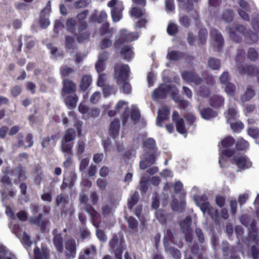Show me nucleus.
<instances>
[{
    "label": "nucleus",
    "instance_id": "obj_1",
    "mask_svg": "<svg viewBox=\"0 0 259 259\" xmlns=\"http://www.w3.org/2000/svg\"><path fill=\"white\" fill-rule=\"evenodd\" d=\"M195 201L203 213L207 212L212 220H214L215 223L218 222L220 217L219 211L216 208L210 206L206 196L204 195L198 196L195 198Z\"/></svg>",
    "mask_w": 259,
    "mask_h": 259
},
{
    "label": "nucleus",
    "instance_id": "obj_2",
    "mask_svg": "<svg viewBox=\"0 0 259 259\" xmlns=\"http://www.w3.org/2000/svg\"><path fill=\"white\" fill-rule=\"evenodd\" d=\"M226 29L233 41L240 43L242 40L243 36H244L246 27L242 24H233L232 26L226 27Z\"/></svg>",
    "mask_w": 259,
    "mask_h": 259
},
{
    "label": "nucleus",
    "instance_id": "obj_3",
    "mask_svg": "<svg viewBox=\"0 0 259 259\" xmlns=\"http://www.w3.org/2000/svg\"><path fill=\"white\" fill-rule=\"evenodd\" d=\"M107 6L112 8L111 16L113 22H119L123 17L122 11L124 7L122 2H118V0H111L107 3Z\"/></svg>",
    "mask_w": 259,
    "mask_h": 259
},
{
    "label": "nucleus",
    "instance_id": "obj_4",
    "mask_svg": "<svg viewBox=\"0 0 259 259\" xmlns=\"http://www.w3.org/2000/svg\"><path fill=\"white\" fill-rule=\"evenodd\" d=\"M139 35L136 33L128 32L126 29H121L117 39L114 43L115 49H118L125 42H131L138 39Z\"/></svg>",
    "mask_w": 259,
    "mask_h": 259
},
{
    "label": "nucleus",
    "instance_id": "obj_5",
    "mask_svg": "<svg viewBox=\"0 0 259 259\" xmlns=\"http://www.w3.org/2000/svg\"><path fill=\"white\" fill-rule=\"evenodd\" d=\"M130 69L127 64H116L114 67V77L117 83L125 82L129 77Z\"/></svg>",
    "mask_w": 259,
    "mask_h": 259
},
{
    "label": "nucleus",
    "instance_id": "obj_6",
    "mask_svg": "<svg viewBox=\"0 0 259 259\" xmlns=\"http://www.w3.org/2000/svg\"><path fill=\"white\" fill-rule=\"evenodd\" d=\"M73 35L78 42H82L89 38L90 32L88 30V24L84 21H80L77 25V29Z\"/></svg>",
    "mask_w": 259,
    "mask_h": 259
},
{
    "label": "nucleus",
    "instance_id": "obj_7",
    "mask_svg": "<svg viewBox=\"0 0 259 259\" xmlns=\"http://www.w3.org/2000/svg\"><path fill=\"white\" fill-rule=\"evenodd\" d=\"M191 224L192 219L190 217H186L180 224L181 229L185 235V240L189 242H192L193 238Z\"/></svg>",
    "mask_w": 259,
    "mask_h": 259
},
{
    "label": "nucleus",
    "instance_id": "obj_8",
    "mask_svg": "<svg viewBox=\"0 0 259 259\" xmlns=\"http://www.w3.org/2000/svg\"><path fill=\"white\" fill-rule=\"evenodd\" d=\"M232 160L240 169H247L252 166V162L245 154H238L235 155Z\"/></svg>",
    "mask_w": 259,
    "mask_h": 259
},
{
    "label": "nucleus",
    "instance_id": "obj_9",
    "mask_svg": "<svg viewBox=\"0 0 259 259\" xmlns=\"http://www.w3.org/2000/svg\"><path fill=\"white\" fill-rule=\"evenodd\" d=\"M182 77L187 83H193L196 85L203 82V78L194 71H184L182 73Z\"/></svg>",
    "mask_w": 259,
    "mask_h": 259
},
{
    "label": "nucleus",
    "instance_id": "obj_10",
    "mask_svg": "<svg viewBox=\"0 0 259 259\" xmlns=\"http://www.w3.org/2000/svg\"><path fill=\"white\" fill-rule=\"evenodd\" d=\"M171 90L170 85L161 84L158 88L154 90L153 92V98L155 99H164L166 98L168 93Z\"/></svg>",
    "mask_w": 259,
    "mask_h": 259
},
{
    "label": "nucleus",
    "instance_id": "obj_11",
    "mask_svg": "<svg viewBox=\"0 0 259 259\" xmlns=\"http://www.w3.org/2000/svg\"><path fill=\"white\" fill-rule=\"evenodd\" d=\"M210 35L216 43V51L220 52L224 45V40L221 33L215 28H211L210 30Z\"/></svg>",
    "mask_w": 259,
    "mask_h": 259
},
{
    "label": "nucleus",
    "instance_id": "obj_12",
    "mask_svg": "<svg viewBox=\"0 0 259 259\" xmlns=\"http://www.w3.org/2000/svg\"><path fill=\"white\" fill-rule=\"evenodd\" d=\"M63 87L62 89V96L64 97L67 95L75 93L76 85L75 82L69 78H64L62 80Z\"/></svg>",
    "mask_w": 259,
    "mask_h": 259
},
{
    "label": "nucleus",
    "instance_id": "obj_13",
    "mask_svg": "<svg viewBox=\"0 0 259 259\" xmlns=\"http://www.w3.org/2000/svg\"><path fill=\"white\" fill-rule=\"evenodd\" d=\"M57 229H54L52 231L53 236V242L56 248V251L59 253H62L64 249L63 242L64 239L63 234L61 233H57Z\"/></svg>",
    "mask_w": 259,
    "mask_h": 259
},
{
    "label": "nucleus",
    "instance_id": "obj_14",
    "mask_svg": "<svg viewBox=\"0 0 259 259\" xmlns=\"http://www.w3.org/2000/svg\"><path fill=\"white\" fill-rule=\"evenodd\" d=\"M65 245L66 249V256L69 258H74L76 255V243L75 240L73 238L69 239L66 241Z\"/></svg>",
    "mask_w": 259,
    "mask_h": 259
},
{
    "label": "nucleus",
    "instance_id": "obj_15",
    "mask_svg": "<svg viewBox=\"0 0 259 259\" xmlns=\"http://www.w3.org/2000/svg\"><path fill=\"white\" fill-rule=\"evenodd\" d=\"M169 113L168 107L165 106L158 110L156 120V123L158 126L161 127L162 126V122L168 119Z\"/></svg>",
    "mask_w": 259,
    "mask_h": 259
},
{
    "label": "nucleus",
    "instance_id": "obj_16",
    "mask_svg": "<svg viewBox=\"0 0 259 259\" xmlns=\"http://www.w3.org/2000/svg\"><path fill=\"white\" fill-rule=\"evenodd\" d=\"M29 221L31 224L37 225L42 230H45L48 223V221L44 219L42 214L40 213L36 217H30Z\"/></svg>",
    "mask_w": 259,
    "mask_h": 259
},
{
    "label": "nucleus",
    "instance_id": "obj_17",
    "mask_svg": "<svg viewBox=\"0 0 259 259\" xmlns=\"http://www.w3.org/2000/svg\"><path fill=\"white\" fill-rule=\"evenodd\" d=\"M208 102L210 106L214 108H219L224 106L225 99L222 96L213 95L209 99Z\"/></svg>",
    "mask_w": 259,
    "mask_h": 259
},
{
    "label": "nucleus",
    "instance_id": "obj_18",
    "mask_svg": "<svg viewBox=\"0 0 259 259\" xmlns=\"http://www.w3.org/2000/svg\"><path fill=\"white\" fill-rule=\"evenodd\" d=\"M69 203V199L67 196L62 194L58 195L55 199V204L57 206H61V210L62 212L67 213L68 211L65 209V206Z\"/></svg>",
    "mask_w": 259,
    "mask_h": 259
},
{
    "label": "nucleus",
    "instance_id": "obj_19",
    "mask_svg": "<svg viewBox=\"0 0 259 259\" xmlns=\"http://www.w3.org/2000/svg\"><path fill=\"white\" fill-rule=\"evenodd\" d=\"M156 158L154 154H148L140 162V167L141 169H146L148 167L154 164L156 162Z\"/></svg>",
    "mask_w": 259,
    "mask_h": 259
},
{
    "label": "nucleus",
    "instance_id": "obj_20",
    "mask_svg": "<svg viewBox=\"0 0 259 259\" xmlns=\"http://www.w3.org/2000/svg\"><path fill=\"white\" fill-rule=\"evenodd\" d=\"M256 68V66L254 65L244 64L239 66L238 70L240 74L254 76Z\"/></svg>",
    "mask_w": 259,
    "mask_h": 259
},
{
    "label": "nucleus",
    "instance_id": "obj_21",
    "mask_svg": "<svg viewBox=\"0 0 259 259\" xmlns=\"http://www.w3.org/2000/svg\"><path fill=\"white\" fill-rule=\"evenodd\" d=\"M120 130V121L118 119H114L110 124L109 128V135L113 139H115L119 135Z\"/></svg>",
    "mask_w": 259,
    "mask_h": 259
},
{
    "label": "nucleus",
    "instance_id": "obj_22",
    "mask_svg": "<svg viewBox=\"0 0 259 259\" xmlns=\"http://www.w3.org/2000/svg\"><path fill=\"white\" fill-rule=\"evenodd\" d=\"M92 77L91 75L85 74L82 76L80 79L79 89L80 91L85 92L88 90L92 83Z\"/></svg>",
    "mask_w": 259,
    "mask_h": 259
},
{
    "label": "nucleus",
    "instance_id": "obj_23",
    "mask_svg": "<svg viewBox=\"0 0 259 259\" xmlns=\"http://www.w3.org/2000/svg\"><path fill=\"white\" fill-rule=\"evenodd\" d=\"M78 98L75 93L67 95L65 98V103L69 109H73L76 106Z\"/></svg>",
    "mask_w": 259,
    "mask_h": 259
},
{
    "label": "nucleus",
    "instance_id": "obj_24",
    "mask_svg": "<svg viewBox=\"0 0 259 259\" xmlns=\"http://www.w3.org/2000/svg\"><path fill=\"white\" fill-rule=\"evenodd\" d=\"M164 247L165 251L169 252L175 259H181V253L178 249L170 246L168 242H164Z\"/></svg>",
    "mask_w": 259,
    "mask_h": 259
},
{
    "label": "nucleus",
    "instance_id": "obj_25",
    "mask_svg": "<svg viewBox=\"0 0 259 259\" xmlns=\"http://www.w3.org/2000/svg\"><path fill=\"white\" fill-rule=\"evenodd\" d=\"M201 117L206 120L215 117L218 115L217 112L210 107L204 108L200 110Z\"/></svg>",
    "mask_w": 259,
    "mask_h": 259
},
{
    "label": "nucleus",
    "instance_id": "obj_26",
    "mask_svg": "<svg viewBox=\"0 0 259 259\" xmlns=\"http://www.w3.org/2000/svg\"><path fill=\"white\" fill-rule=\"evenodd\" d=\"M244 37L247 42L249 44L256 43L258 39L257 33L256 32H253L250 29H246L244 32Z\"/></svg>",
    "mask_w": 259,
    "mask_h": 259
},
{
    "label": "nucleus",
    "instance_id": "obj_27",
    "mask_svg": "<svg viewBox=\"0 0 259 259\" xmlns=\"http://www.w3.org/2000/svg\"><path fill=\"white\" fill-rule=\"evenodd\" d=\"M127 222L130 232L132 233H137L139 226L138 221L134 217L130 216L128 218Z\"/></svg>",
    "mask_w": 259,
    "mask_h": 259
},
{
    "label": "nucleus",
    "instance_id": "obj_28",
    "mask_svg": "<svg viewBox=\"0 0 259 259\" xmlns=\"http://www.w3.org/2000/svg\"><path fill=\"white\" fill-rule=\"evenodd\" d=\"M48 4L49 5L50 8L47 9V8L44 9L40 12V19H39V24L40 26L44 29L46 28L50 24V22L49 18H45L44 17V14L46 12V11H50V2H48Z\"/></svg>",
    "mask_w": 259,
    "mask_h": 259
},
{
    "label": "nucleus",
    "instance_id": "obj_29",
    "mask_svg": "<svg viewBox=\"0 0 259 259\" xmlns=\"http://www.w3.org/2000/svg\"><path fill=\"white\" fill-rule=\"evenodd\" d=\"M208 35L207 30L205 28L199 29L198 35V45L201 46L205 44Z\"/></svg>",
    "mask_w": 259,
    "mask_h": 259
},
{
    "label": "nucleus",
    "instance_id": "obj_30",
    "mask_svg": "<svg viewBox=\"0 0 259 259\" xmlns=\"http://www.w3.org/2000/svg\"><path fill=\"white\" fill-rule=\"evenodd\" d=\"M133 47L128 45L124 46L121 49L120 54L124 59L130 60L134 54Z\"/></svg>",
    "mask_w": 259,
    "mask_h": 259
},
{
    "label": "nucleus",
    "instance_id": "obj_31",
    "mask_svg": "<svg viewBox=\"0 0 259 259\" xmlns=\"http://www.w3.org/2000/svg\"><path fill=\"white\" fill-rule=\"evenodd\" d=\"M185 56V54L184 53L178 51H171L167 53L166 58L171 61H178L184 58Z\"/></svg>",
    "mask_w": 259,
    "mask_h": 259
},
{
    "label": "nucleus",
    "instance_id": "obj_32",
    "mask_svg": "<svg viewBox=\"0 0 259 259\" xmlns=\"http://www.w3.org/2000/svg\"><path fill=\"white\" fill-rule=\"evenodd\" d=\"M73 146V143L67 142L64 140H62L61 142V149L62 151L65 154L69 155L70 156L73 155L72 148Z\"/></svg>",
    "mask_w": 259,
    "mask_h": 259
},
{
    "label": "nucleus",
    "instance_id": "obj_33",
    "mask_svg": "<svg viewBox=\"0 0 259 259\" xmlns=\"http://www.w3.org/2000/svg\"><path fill=\"white\" fill-rule=\"evenodd\" d=\"M222 250L225 256H228L229 254H234L236 252V248L230 245L227 241L223 242Z\"/></svg>",
    "mask_w": 259,
    "mask_h": 259
},
{
    "label": "nucleus",
    "instance_id": "obj_34",
    "mask_svg": "<svg viewBox=\"0 0 259 259\" xmlns=\"http://www.w3.org/2000/svg\"><path fill=\"white\" fill-rule=\"evenodd\" d=\"M130 15L132 17L139 18L146 15V10L144 8H140L138 7H134L130 11Z\"/></svg>",
    "mask_w": 259,
    "mask_h": 259
},
{
    "label": "nucleus",
    "instance_id": "obj_35",
    "mask_svg": "<svg viewBox=\"0 0 259 259\" xmlns=\"http://www.w3.org/2000/svg\"><path fill=\"white\" fill-rule=\"evenodd\" d=\"M235 143L234 138L231 136H228L221 140V145L222 148L226 149L232 147Z\"/></svg>",
    "mask_w": 259,
    "mask_h": 259
},
{
    "label": "nucleus",
    "instance_id": "obj_36",
    "mask_svg": "<svg viewBox=\"0 0 259 259\" xmlns=\"http://www.w3.org/2000/svg\"><path fill=\"white\" fill-rule=\"evenodd\" d=\"M74 72L75 70L65 65L61 66L60 69V73L62 80L64 78H67L68 77L70 76L71 74L74 73Z\"/></svg>",
    "mask_w": 259,
    "mask_h": 259
},
{
    "label": "nucleus",
    "instance_id": "obj_37",
    "mask_svg": "<svg viewBox=\"0 0 259 259\" xmlns=\"http://www.w3.org/2000/svg\"><path fill=\"white\" fill-rule=\"evenodd\" d=\"M76 138V132L73 128H68L65 131L62 140H64L67 142H71Z\"/></svg>",
    "mask_w": 259,
    "mask_h": 259
},
{
    "label": "nucleus",
    "instance_id": "obj_38",
    "mask_svg": "<svg viewBox=\"0 0 259 259\" xmlns=\"http://www.w3.org/2000/svg\"><path fill=\"white\" fill-rule=\"evenodd\" d=\"M77 25L76 21L73 18H68L66 20V29L68 32L73 34L76 31Z\"/></svg>",
    "mask_w": 259,
    "mask_h": 259
},
{
    "label": "nucleus",
    "instance_id": "obj_39",
    "mask_svg": "<svg viewBox=\"0 0 259 259\" xmlns=\"http://www.w3.org/2000/svg\"><path fill=\"white\" fill-rule=\"evenodd\" d=\"M112 28H110V24L108 22H105L103 23L100 28V34L101 36H104L106 34H110L111 37L113 31Z\"/></svg>",
    "mask_w": 259,
    "mask_h": 259
},
{
    "label": "nucleus",
    "instance_id": "obj_40",
    "mask_svg": "<svg viewBox=\"0 0 259 259\" xmlns=\"http://www.w3.org/2000/svg\"><path fill=\"white\" fill-rule=\"evenodd\" d=\"M15 171L17 172L19 181H25L26 180L27 177L26 174V171L21 164L18 165L15 168Z\"/></svg>",
    "mask_w": 259,
    "mask_h": 259
},
{
    "label": "nucleus",
    "instance_id": "obj_41",
    "mask_svg": "<svg viewBox=\"0 0 259 259\" xmlns=\"http://www.w3.org/2000/svg\"><path fill=\"white\" fill-rule=\"evenodd\" d=\"M248 142L243 138L238 139L236 142V149L238 151H244L249 147Z\"/></svg>",
    "mask_w": 259,
    "mask_h": 259
},
{
    "label": "nucleus",
    "instance_id": "obj_42",
    "mask_svg": "<svg viewBox=\"0 0 259 259\" xmlns=\"http://www.w3.org/2000/svg\"><path fill=\"white\" fill-rule=\"evenodd\" d=\"M234 12L232 10H225L222 14V19L227 23H230L233 20Z\"/></svg>",
    "mask_w": 259,
    "mask_h": 259
},
{
    "label": "nucleus",
    "instance_id": "obj_43",
    "mask_svg": "<svg viewBox=\"0 0 259 259\" xmlns=\"http://www.w3.org/2000/svg\"><path fill=\"white\" fill-rule=\"evenodd\" d=\"M139 200V194L137 191H135L130 199H128L127 206L129 209H132Z\"/></svg>",
    "mask_w": 259,
    "mask_h": 259
},
{
    "label": "nucleus",
    "instance_id": "obj_44",
    "mask_svg": "<svg viewBox=\"0 0 259 259\" xmlns=\"http://www.w3.org/2000/svg\"><path fill=\"white\" fill-rule=\"evenodd\" d=\"M238 117L237 110L234 108H230L228 110V115L226 116L227 122L230 123L232 120H235Z\"/></svg>",
    "mask_w": 259,
    "mask_h": 259
},
{
    "label": "nucleus",
    "instance_id": "obj_45",
    "mask_svg": "<svg viewBox=\"0 0 259 259\" xmlns=\"http://www.w3.org/2000/svg\"><path fill=\"white\" fill-rule=\"evenodd\" d=\"M176 129L178 133L181 134H185L187 133L186 130L184 120L183 118H180L177 120L176 122Z\"/></svg>",
    "mask_w": 259,
    "mask_h": 259
},
{
    "label": "nucleus",
    "instance_id": "obj_46",
    "mask_svg": "<svg viewBox=\"0 0 259 259\" xmlns=\"http://www.w3.org/2000/svg\"><path fill=\"white\" fill-rule=\"evenodd\" d=\"M209 67L213 70H219L221 67V62L218 59L210 58L208 61Z\"/></svg>",
    "mask_w": 259,
    "mask_h": 259
},
{
    "label": "nucleus",
    "instance_id": "obj_47",
    "mask_svg": "<svg viewBox=\"0 0 259 259\" xmlns=\"http://www.w3.org/2000/svg\"><path fill=\"white\" fill-rule=\"evenodd\" d=\"M248 256L252 259H259V246L252 245L248 253Z\"/></svg>",
    "mask_w": 259,
    "mask_h": 259
},
{
    "label": "nucleus",
    "instance_id": "obj_48",
    "mask_svg": "<svg viewBox=\"0 0 259 259\" xmlns=\"http://www.w3.org/2000/svg\"><path fill=\"white\" fill-rule=\"evenodd\" d=\"M65 40L66 49L69 50L74 49V46L75 44L74 37L73 36L66 35Z\"/></svg>",
    "mask_w": 259,
    "mask_h": 259
},
{
    "label": "nucleus",
    "instance_id": "obj_49",
    "mask_svg": "<svg viewBox=\"0 0 259 259\" xmlns=\"http://www.w3.org/2000/svg\"><path fill=\"white\" fill-rule=\"evenodd\" d=\"M157 219L161 224H164L166 223L167 218L164 210L158 209L156 212Z\"/></svg>",
    "mask_w": 259,
    "mask_h": 259
},
{
    "label": "nucleus",
    "instance_id": "obj_50",
    "mask_svg": "<svg viewBox=\"0 0 259 259\" xmlns=\"http://www.w3.org/2000/svg\"><path fill=\"white\" fill-rule=\"evenodd\" d=\"M91 0H78L75 1L73 4V6L76 9H81L87 7Z\"/></svg>",
    "mask_w": 259,
    "mask_h": 259
},
{
    "label": "nucleus",
    "instance_id": "obj_51",
    "mask_svg": "<svg viewBox=\"0 0 259 259\" xmlns=\"http://www.w3.org/2000/svg\"><path fill=\"white\" fill-rule=\"evenodd\" d=\"M143 145L147 149L153 150L156 147V142L153 138H149L144 141Z\"/></svg>",
    "mask_w": 259,
    "mask_h": 259
},
{
    "label": "nucleus",
    "instance_id": "obj_52",
    "mask_svg": "<svg viewBox=\"0 0 259 259\" xmlns=\"http://www.w3.org/2000/svg\"><path fill=\"white\" fill-rule=\"evenodd\" d=\"M21 241L25 247H30L32 244V241L31 240L30 236L26 232L23 233Z\"/></svg>",
    "mask_w": 259,
    "mask_h": 259
},
{
    "label": "nucleus",
    "instance_id": "obj_53",
    "mask_svg": "<svg viewBox=\"0 0 259 259\" xmlns=\"http://www.w3.org/2000/svg\"><path fill=\"white\" fill-rule=\"evenodd\" d=\"M85 143L82 140H79L77 143L76 150V155L78 157H80L85 150Z\"/></svg>",
    "mask_w": 259,
    "mask_h": 259
},
{
    "label": "nucleus",
    "instance_id": "obj_54",
    "mask_svg": "<svg viewBox=\"0 0 259 259\" xmlns=\"http://www.w3.org/2000/svg\"><path fill=\"white\" fill-rule=\"evenodd\" d=\"M198 92L199 95L203 98H207L211 94L210 89L204 85L199 87Z\"/></svg>",
    "mask_w": 259,
    "mask_h": 259
},
{
    "label": "nucleus",
    "instance_id": "obj_55",
    "mask_svg": "<svg viewBox=\"0 0 259 259\" xmlns=\"http://www.w3.org/2000/svg\"><path fill=\"white\" fill-rule=\"evenodd\" d=\"M244 124L241 121H237L230 124L231 128L235 133L240 132L244 128Z\"/></svg>",
    "mask_w": 259,
    "mask_h": 259
},
{
    "label": "nucleus",
    "instance_id": "obj_56",
    "mask_svg": "<svg viewBox=\"0 0 259 259\" xmlns=\"http://www.w3.org/2000/svg\"><path fill=\"white\" fill-rule=\"evenodd\" d=\"M255 95V93L254 90L251 88H249L247 89L244 94L242 96V99L244 101H249L251 99H252Z\"/></svg>",
    "mask_w": 259,
    "mask_h": 259
},
{
    "label": "nucleus",
    "instance_id": "obj_57",
    "mask_svg": "<svg viewBox=\"0 0 259 259\" xmlns=\"http://www.w3.org/2000/svg\"><path fill=\"white\" fill-rule=\"evenodd\" d=\"M247 57L251 61H255L258 58V54L255 49L250 48L248 50Z\"/></svg>",
    "mask_w": 259,
    "mask_h": 259
},
{
    "label": "nucleus",
    "instance_id": "obj_58",
    "mask_svg": "<svg viewBox=\"0 0 259 259\" xmlns=\"http://www.w3.org/2000/svg\"><path fill=\"white\" fill-rule=\"evenodd\" d=\"M112 44V41L110 38H104L101 39L100 42V47L101 50H105L110 48Z\"/></svg>",
    "mask_w": 259,
    "mask_h": 259
},
{
    "label": "nucleus",
    "instance_id": "obj_59",
    "mask_svg": "<svg viewBox=\"0 0 259 259\" xmlns=\"http://www.w3.org/2000/svg\"><path fill=\"white\" fill-rule=\"evenodd\" d=\"M178 32V27L177 25L174 23H169L167 27V32L171 36H173Z\"/></svg>",
    "mask_w": 259,
    "mask_h": 259
},
{
    "label": "nucleus",
    "instance_id": "obj_60",
    "mask_svg": "<svg viewBox=\"0 0 259 259\" xmlns=\"http://www.w3.org/2000/svg\"><path fill=\"white\" fill-rule=\"evenodd\" d=\"M226 84L225 91L226 93L229 96H234L235 95L236 87L232 83L228 82Z\"/></svg>",
    "mask_w": 259,
    "mask_h": 259
},
{
    "label": "nucleus",
    "instance_id": "obj_61",
    "mask_svg": "<svg viewBox=\"0 0 259 259\" xmlns=\"http://www.w3.org/2000/svg\"><path fill=\"white\" fill-rule=\"evenodd\" d=\"M179 22L183 27L188 28L190 25L191 19L186 15H182L180 17Z\"/></svg>",
    "mask_w": 259,
    "mask_h": 259
},
{
    "label": "nucleus",
    "instance_id": "obj_62",
    "mask_svg": "<svg viewBox=\"0 0 259 259\" xmlns=\"http://www.w3.org/2000/svg\"><path fill=\"white\" fill-rule=\"evenodd\" d=\"M48 48L51 50V53L52 55L55 57H62L63 56L62 51L57 47H53L52 44L48 45Z\"/></svg>",
    "mask_w": 259,
    "mask_h": 259
},
{
    "label": "nucleus",
    "instance_id": "obj_63",
    "mask_svg": "<svg viewBox=\"0 0 259 259\" xmlns=\"http://www.w3.org/2000/svg\"><path fill=\"white\" fill-rule=\"evenodd\" d=\"M251 26L254 31L259 32V15H256L252 17Z\"/></svg>",
    "mask_w": 259,
    "mask_h": 259
},
{
    "label": "nucleus",
    "instance_id": "obj_64",
    "mask_svg": "<svg viewBox=\"0 0 259 259\" xmlns=\"http://www.w3.org/2000/svg\"><path fill=\"white\" fill-rule=\"evenodd\" d=\"M22 91L21 86L18 85H15L10 89L11 95L15 98L19 96L21 94Z\"/></svg>",
    "mask_w": 259,
    "mask_h": 259
}]
</instances>
